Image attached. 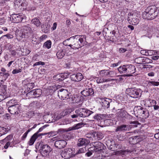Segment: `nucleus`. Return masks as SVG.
I'll return each mask as SVG.
<instances>
[{"mask_svg":"<svg viewBox=\"0 0 159 159\" xmlns=\"http://www.w3.org/2000/svg\"><path fill=\"white\" fill-rule=\"evenodd\" d=\"M48 126V125H45L40 128L30 138V140L28 142V143L30 145H33L36 140L38 137L41 136L42 135H47L48 133L39 134L40 132H41L44 128Z\"/></svg>","mask_w":159,"mask_h":159,"instance_id":"obj_5","label":"nucleus"},{"mask_svg":"<svg viewBox=\"0 0 159 159\" xmlns=\"http://www.w3.org/2000/svg\"><path fill=\"white\" fill-rule=\"evenodd\" d=\"M142 114L144 115V116L145 118H148L149 116V114L148 111L146 110L145 109H144L143 110V111L142 113Z\"/></svg>","mask_w":159,"mask_h":159,"instance_id":"obj_46","label":"nucleus"},{"mask_svg":"<svg viewBox=\"0 0 159 159\" xmlns=\"http://www.w3.org/2000/svg\"><path fill=\"white\" fill-rule=\"evenodd\" d=\"M110 72L108 70H102L100 71V76H104L108 75Z\"/></svg>","mask_w":159,"mask_h":159,"instance_id":"obj_34","label":"nucleus"},{"mask_svg":"<svg viewBox=\"0 0 159 159\" xmlns=\"http://www.w3.org/2000/svg\"><path fill=\"white\" fill-rule=\"evenodd\" d=\"M130 124H133L129 126V127L130 126L131 128L136 127H137L138 125L140 124L138 121H131L130 122Z\"/></svg>","mask_w":159,"mask_h":159,"instance_id":"obj_37","label":"nucleus"},{"mask_svg":"<svg viewBox=\"0 0 159 159\" xmlns=\"http://www.w3.org/2000/svg\"><path fill=\"white\" fill-rule=\"evenodd\" d=\"M138 107H139V108L138 110V112H139L140 113V114L142 115L143 112V110L144 109L141 106H139Z\"/></svg>","mask_w":159,"mask_h":159,"instance_id":"obj_56","label":"nucleus"},{"mask_svg":"<svg viewBox=\"0 0 159 159\" xmlns=\"http://www.w3.org/2000/svg\"><path fill=\"white\" fill-rule=\"evenodd\" d=\"M13 138V136L12 135H10L3 139V141L5 142L9 141L11 140Z\"/></svg>","mask_w":159,"mask_h":159,"instance_id":"obj_50","label":"nucleus"},{"mask_svg":"<svg viewBox=\"0 0 159 159\" xmlns=\"http://www.w3.org/2000/svg\"><path fill=\"white\" fill-rule=\"evenodd\" d=\"M128 125H122L119 126H118L117 128L116 132H117L118 131H126L128 129Z\"/></svg>","mask_w":159,"mask_h":159,"instance_id":"obj_27","label":"nucleus"},{"mask_svg":"<svg viewBox=\"0 0 159 159\" xmlns=\"http://www.w3.org/2000/svg\"><path fill=\"white\" fill-rule=\"evenodd\" d=\"M11 17L12 18V21L16 23L22 22L23 20H25L26 18L25 15L22 13L12 14L11 16Z\"/></svg>","mask_w":159,"mask_h":159,"instance_id":"obj_8","label":"nucleus"},{"mask_svg":"<svg viewBox=\"0 0 159 159\" xmlns=\"http://www.w3.org/2000/svg\"><path fill=\"white\" fill-rule=\"evenodd\" d=\"M22 71V70L21 69H16L12 71V73L13 74H16L21 72Z\"/></svg>","mask_w":159,"mask_h":159,"instance_id":"obj_49","label":"nucleus"},{"mask_svg":"<svg viewBox=\"0 0 159 159\" xmlns=\"http://www.w3.org/2000/svg\"><path fill=\"white\" fill-rule=\"evenodd\" d=\"M30 131V130L28 129V130L23 134L21 138L22 140H23L25 139L27 136V134Z\"/></svg>","mask_w":159,"mask_h":159,"instance_id":"obj_53","label":"nucleus"},{"mask_svg":"<svg viewBox=\"0 0 159 159\" xmlns=\"http://www.w3.org/2000/svg\"><path fill=\"white\" fill-rule=\"evenodd\" d=\"M111 145L110 146V149L112 151L116 150L117 149L121 148V146L120 145L114 143V146Z\"/></svg>","mask_w":159,"mask_h":159,"instance_id":"obj_31","label":"nucleus"},{"mask_svg":"<svg viewBox=\"0 0 159 159\" xmlns=\"http://www.w3.org/2000/svg\"><path fill=\"white\" fill-rule=\"evenodd\" d=\"M65 55V52L62 50H59L57 53L56 55L59 59L62 58Z\"/></svg>","mask_w":159,"mask_h":159,"instance_id":"obj_30","label":"nucleus"},{"mask_svg":"<svg viewBox=\"0 0 159 159\" xmlns=\"http://www.w3.org/2000/svg\"><path fill=\"white\" fill-rule=\"evenodd\" d=\"M43 28L44 29H43L42 30H43L45 33H48L49 30V27H48L47 25L45 24V25H43Z\"/></svg>","mask_w":159,"mask_h":159,"instance_id":"obj_47","label":"nucleus"},{"mask_svg":"<svg viewBox=\"0 0 159 159\" xmlns=\"http://www.w3.org/2000/svg\"><path fill=\"white\" fill-rule=\"evenodd\" d=\"M45 63L43 62L42 61H39L36 62L33 65V66H36L38 65H45Z\"/></svg>","mask_w":159,"mask_h":159,"instance_id":"obj_54","label":"nucleus"},{"mask_svg":"<svg viewBox=\"0 0 159 159\" xmlns=\"http://www.w3.org/2000/svg\"><path fill=\"white\" fill-rule=\"evenodd\" d=\"M151 50H148L147 52H146V51L144 50H141L140 51L141 53L143 55H151V54L149 53V52H151Z\"/></svg>","mask_w":159,"mask_h":159,"instance_id":"obj_48","label":"nucleus"},{"mask_svg":"<svg viewBox=\"0 0 159 159\" xmlns=\"http://www.w3.org/2000/svg\"><path fill=\"white\" fill-rule=\"evenodd\" d=\"M15 34L16 39L19 41L21 40L23 38H27L25 33L21 30H16Z\"/></svg>","mask_w":159,"mask_h":159,"instance_id":"obj_13","label":"nucleus"},{"mask_svg":"<svg viewBox=\"0 0 159 159\" xmlns=\"http://www.w3.org/2000/svg\"><path fill=\"white\" fill-rule=\"evenodd\" d=\"M85 35H75L69 39L71 44L68 46L73 49H78L84 45V42L86 40Z\"/></svg>","mask_w":159,"mask_h":159,"instance_id":"obj_1","label":"nucleus"},{"mask_svg":"<svg viewBox=\"0 0 159 159\" xmlns=\"http://www.w3.org/2000/svg\"><path fill=\"white\" fill-rule=\"evenodd\" d=\"M148 84L149 86H158L159 85V82H156L154 81H148Z\"/></svg>","mask_w":159,"mask_h":159,"instance_id":"obj_39","label":"nucleus"},{"mask_svg":"<svg viewBox=\"0 0 159 159\" xmlns=\"http://www.w3.org/2000/svg\"><path fill=\"white\" fill-rule=\"evenodd\" d=\"M107 80H108L106 79L105 78H100V83L106 82L107 81Z\"/></svg>","mask_w":159,"mask_h":159,"instance_id":"obj_61","label":"nucleus"},{"mask_svg":"<svg viewBox=\"0 0 159 159\" xmlns=\"http://www.w3.org/2000/svg\"><path fill=\"white\" fill-rule=\"evenodd\" d=\"M159 58V56H154L152 57V59L154 60H156Z\"/></svg>","mask_w":159,"mask_h":159,"instance_id":"obj_64","label":"nucleus"},{"mask_svg":"<svg viewBox=\"0 0 159 159\" xmlns=\"http://www.w3.org/2000/svg\"><path fill=\"white\" fill-rule=\"evenodd\" d=\"M81 108H79L78 109L76 110L75 111V113L77 114V116H78L82 117L81 116Z\"/></svg>","mask_w":159,"mask_h":159,"instance_id":"obj_52","label":"nucleus"},{"mask_svg":"<svg viewBox=\"0 0 159 159\" xmlns=\"http://www.w3.org/2000/svg\"><path fill=\"white\" fill-rule=\"evenodd\" d=\"M3 38L4 37L6 36L7 38L8 39H11L13 38V36L12 35L9 34H7L5 35H3Z\"/></svg>","mask_w":159,"mask_h":159,"instance_id":"obj_58","label":"nucleus"},{"mask_svg":"<svg viewBox=\"0 0 159 159\" xmlns=\"http://www.w3.org/2000/svg\"><path fill=\"white\" fill-rule=\"evenodd\" d=\"M118 152H120V154H121L122 155H127L129 152H130V150H125L123 151H118Z\"/></svg>","mask_w":159,"mask_h":159,"instance_id":"obj_51","label":"nucleus"},{"mask_svg":"<svg viewBox=\"0 0 159 159\" xmlns=\"http://www.w3.org/2000/svg\"><path fill=\"white\" fill-rule=\"evenodd\" d=\"M0 75L2 76V80H5L10 75L8 73H2L0 72Z\"/></svg>","mask_w":159,"mask_h":159,"instance_id":"obj_38","label":"nucleus"},{"mask_svg":"<svg viewBox=\"0 0 159 159\" xmlns=\"http://www.w3.org/2000/svg\"><path fill=\"white\" fill-rule=\"evenodd\" d=\"M32 90L34 98L39 97L42 94V90L40 89H37Z\"/></svg>","mask_w":159,"mask_h":159,"instance_id":"obj_25","label":"nucleus"},{"mask_svg":"<svg viewBox=\"0 0 159 159\" xmlns=\"http://www.w3.org/2000/svg\"><path fill=\"white\" fill-rule=\"evenodd\" d=\"M68 74L67 73H61L54 75L53 79L56 81H61L67 78Z\"/></svg>","mask_w":159,"mask_h":159,"instance_id":"obj_10","label":"nucleus"},{"mask_svg":"<svg viewBox=\"0 0 159 159\" xmlns=\"http://www.w3.org/2000/svg\"><path fill=\"white\" fill-rule=\"evenodd\" d=\"M81 108V116L82 117H86L89 116L92 113V111L89 110Z\"/></svg>","mask_w":159,"mask_h":159,"instance_id":"obj_21","label":"nucleus"},{"mask_svg":"<svg viewBox=\"0 0 159 159\" xmlns=\"http://www.w3.org/2000/svg\"><path fill=\"white\" fill-rule=\"evenodd\" d=\"M66 142L64 140H59L56 141L54 143L55 147L59 149L64 148L66 145Z\"/></svg>","mask_w":159,"mask_h":159,"instance_id":"obj_14","label":"nucleus"},{"mask_svg":"<svg viewBox=\"0 0 159 159\" xmlns=\"http://www.w3.org/2000/svg\"><path fill=\"white\" fill-rule=\"evenodd\" d=\"M83 124V123H79L75 125L71 128V129L75 130L78 129L82 126Z\"/></svg>","mask_w":159,"mask_h":159,"instance_id":"obj_35","label":"nucleus"},{"mask_svg":"<svg viewBox=\"0 0 159 159\" xmlns=\"http://www.w3.org/2000/svg\"><path fill=\"white\" fill-rule=\"evenodd\" d=\"M19 107V105H16L14 106L9 107H8V111L12 114H18Z\"/></svg>","mask_w":159,"mask_h":159,"instance_id":"obj_17","label":"nucleus"},{"mask_svg":"<svg viewBox=\"0 0 159 159\" xmlns=\"http://www.w3.org/2000/svg\"><path fill=\"white\" fill-rule=\"evenodd\" d=\"M120 62H118L117 63L112 64L111 67H115L117 66L120 64Z\"/></svg>","mask_w":159,"mask_h":159,"instance_id":"obj_60","label":"nucleus"},{"mask_svg":"<svg viewBox=\"0 0 159 159\" xmlns=\"http://www.w3.org/2000/svg\"><path fill=\"white\" fill-rule=\"evenodd\" d=\"M89 143V140L84 138H80L78 139L77 145L79 146H81L83 145H86Z\"/></svg>","mask_w":159,"mask_h":159,"instance_id":"obj_20","label":"nucleus"},{"mask_svg":"<svg viewBox=\"0 0 159 159\" xmlns=\"http://www.w3.org/2000/svg\"><path fill=\"white\" fill-rule=\"evenodd\" d=\"M107 31H108V30L107 29H104L102 32L103 35L104 37L105 38V39H109V38L108 37H109L108 35H106L107 32Z\"/></svg>","mask_w":159,"mask_h":159,"instance_id":"obj_43","label":"nucleus"},{"mask_svg":"<svg viewBox=\"0 0 159 159\" xmlns=\"http://www.w3.org/2000/svg\"><path fill=\"white\" fill-rule=\"evenodd\" d=\"M11 143L9 141H7V143H6L4 146V148L5 149H7L9 146L10 145Z\"/></svg>","mask_w":159,"mask_h":159,"instance_id":"obj_59","label":"nucleus"},{"mask_svg":"<svg viewBox=\"0 0 159 159\" xmlns=\"http://www.w3.org/2000/svg\"><path fill=\"white\" fill-rule=\"evenodd\" d=\"M23 32L25 33L26 36L30 37L32 35L33 31L31 28L29 26H25L24 27L23 31Z\"/></svg>","mask_w":159,"mask_h":159,"instance_id":"obj_19","label":"nucleus"},{"mask_svg":"<svg viewBox=\"0 0 159 159\" xmlns=\"http://www.w3.org/2000/svg\"><path fill=\"white\" fill-rule=\"evenodd\" d=\"M8 95H5L1 93L0 94V102L3 100L5 99Z\"/></svg>","mask_w":159,"mask_h":159,"instance_id":"obj_55","label":"nucleus"},{"mask_svg":"<svg viewBox=\"0 0 159 159\" xmlns=\"http://www.w3.org/2000/svg\"><path fill=\"white\" fill-rule=\"evenodd\" d=\"M30 152V151L29 149H26L25 150V152L24 153V156H27L29 154Z\"/></svg>","mask_w":159,"mask_h":159,"instance_id":"obj_63","label":"nucleus"},{"mask_svg":"<svg viewBox=\"0 0 159 159\" xmlns=\"http://www.w3.org/2000/svg\"><path fill=\"white\" fill-rule=\"evenodd\" d=\"M6 130L5 128L0 127V137L5 134Z\"/></svg>","mask_w":159,"mask_h":159,"instance_id":"obj_44","label":"nucleus"},{"mask_svg":"<svg viewBox=\"0 0 159 159\" xmlns=\"http://www.w3.org/2000/svg\"><path fill=\"white\" fill-rule=\"evenodd\" d=\"M7 105L9 107H11L19 104L17 103V101L16 100L12 99L8 101L7 102Z\"/></svg>","mask_w":159,"mask_h":159,"instance_id":"obj_29","label":"nucleus"},{"mask_svg":"<svg viewBox=\"0 0 159 159\" xmlns=\"http://www.w3.org/2000/svg\"><path fill=\"white\" fill-rule=\"evenodd\" d=\"M35 147L37 149L39 150L41 154L43 157L48 155L51 151L50 147L47 144H43L38 143L36 144Z\"/></svg>","mask_w":159,"mask_h":159,"instance_id":"obj_3","label":"nucleus"},{"mask_svg":"<svg viewBox=\"0 0 159 159\" xmlns=\"http://www.w3.org/2000/svg\"><path fill=\"white\" fill-rule=\"evenodd\" d=\"M0 93L5 95H7V86L6 85H0Z\"/></svg>","mask_w":159,"mask_h":159,"instance_id":"obj_28","label":"nucleus"},{"mask_svg":"<svg viewBox=\"0 0 159 159\" xmlns=\"http://www.w3.org/2000/svg\"><path fill=\"white\" fill-rule=\"evenodd\" d=\"M158 12L157 7L151 6L148 7L145 11L143 12L142 16L144 19L152 20L157 16Z\"/></svg>","mask_w":159,"mask_h":159,"instance_id":"obj_2","label":"nucleus"},{"mask_svg":"<svg viewBox=\"0 0 159 159\" xmlns=\"http://www.w3.org/2000/svg\"><path fill=\"white\" fill-rule=\"evenodd\" d=\"M75 149L74 148H67L62 151L61 155L65 159H69L75 156Z\"/></svg>","mask_w":159,"mask_h":159,"instance_id":"obj_7","label":"nucleus"},{"mask_svg":"<svg viewBox=\"0 0 159 159\" xmlns=\"http://www.w3.org/2000/svg\"><path fill=\"white\" fill-rule=\"evenodd\" d=\"M139 14L136 12H134L128 14L127 20L130 24L136 25L139 22Z\"/></svg>","mask_w":159,"mask_h":159,"instance_id":"obj_6","label":"nucleus"},{"mask_svg":"<svg viewBox=\"0 0 159 159\" xmlns=\"http://www.w3.org/2000/svg\"><path fill=\"white\" fill-rule=\"evenodd\" d=\"M126 51V49L123 48H120L119 50V51L120 53H123Z\"/></svg>","mask_w":159,"mask_h":159,"instance_id":"obj_62","label":"nucleus"},{"mask_svg":"<svg viewBox=\"0 0 159 159\" xmlns=\"http://www.w3.org/2000/svg\"><path fill=\"white\" fill-rule=\"evenodd\" d=\"M106 148V146L103 143L100 142V154H101L102 157H105L104 154L105 152V149Z\"/></svg>","mask_w":159,"mask_h":159,"instance_id":"obj_26","label":"nucleus"},{"mask_svg":"<svg viewBox=\"0 0 159 159\" xmlns=\"http://www.w3.org/2000/svg\"><path fill=\"white\" fill-rule=\"evenodd\" d=\"M26 97L27 98L29 99L32 98H34L33 90L30 91V92L27 93L26 94Z\"/></svg>","mask_w":159,"mask_h":159,"instance_id":"obj_40","label":"nucleus"},{"mask_svg":"<svg viewBox=\"0 0 159 159\" xmlns=\"http://www.w3.org/2000/svg\"><path fill=\"white\" fill-rule=\"evenodd\" d=\"M81 94L84 96L87 97L92 95L94 94L93 89L92 88L85 89L81 92Z\"/></svg>","mask_w":159,"mask_h":159,"instance_id":"obj_16","label":"nucleus"},{"mask_svg":"<svg viewBox=\"0 0 159 159\" xmlns=\"http://www.w3.org/2000/svg\"><path fill=\"white\" fill-rule=\"evenodd\" d=\"M85 148H81L79 149L77 152L75 153V155L78 154H79L83 153L85 152Z\"/></svg>","mask_w":159,"mask_h":159,"instance_id":"obj_45","label":"nucleus"},{"mask_svg":"<svg viewBox=\"0 0 159 159\" xmlns=\"http://www.w3.org/2000/svg\"><path fill=\"white\" fill-rule=\"evenodd\" d=\"M83 78V76L82 74L78 73L71 75L70 76L71 80L75 82L80 81Z\"/></svg>","mask_w":159,"mask_h":159,"instance_id":"obj_11","label":"nucleus"},{"mask_svg":"<svg viewBox=\"0 0 159 159\" xmlns=\"http://www.w3.org/2000/svg\"><path fill=\"white\" fill-rule=\"evenodd\" d=\"M32 22L37 26H39L41 25V22L37 18L33 19Z\"/></svg>","mask_w":159,"mask_h":159,"instance_id":"obj_33","label":"nucleus"},{"mask_svg":"<svg viewBox=\"0 0 159 159\" xmlns=\"http://www.w3.org/2000/svg\"><path fill=\"white\" fill-rule=\"evenodd\" d=\"M58 95L59 98L61 99L64 100L67 98V100H72V98H69L68 92L66 89H61L59 90L58 92Z\"/></svg>","mask_w":159,"mask_h":159,"instance_id":"obj_9","label":"nucleus"},{"mask_svg":"<svg viewBox=\"0 0 159 159\" xmlns=\"http://www.w3.org/2000/svg\"><path fill=\"white\" fill-rule=\"evenodd\" d=\"M126 92L130 97L139 99L141 97L142 91L139 89L130 88L127 89Z\"/></svg>","mask_w":159,"mask_h":159,"instance_id":"obj_4","label":"nucleus"},{"mask_svg":"<svg viewBox=\"0 0 159 159\" xmlns=\"http://www.w3.org/2000/svg\"><path fill=\"white\" fill-rule=\"evenodd\" d=\"M127 68V76H132V74L135 72L136 69L135 66L132 64L126 65Z\"/></svg>","mask_w":159,"mask_h":159,"instance_id":"obj_12","label":"nucleus"},{"mask_svg":"<svg viewBox=\"0 0 159 159\" xmlns=\"http://www.w3.org/2000/svg\"><path fill=\"white\" fill-rule=\"evenodd\" d=\"M109 99L105 98H100V104L103 108H107L109 107L110 103Z\"/></svg>","mask_w":159,"mask_h":159,"instance_id":"obj_15","label":"nucleus"},{"mask_svg":"<svg viewBox=\"0 0 159 159\" xmlns=\"http://www.w3.org/2000/svg\"><path fill=\"white\" fill-rule=\"evenodd\" d=\"M23 3L22 0H16L14 2V5L15 6H22Z\"/></svg>","mask_w":159,"mask_h":159,"instance_id":"obj_42","label":"nucleus"},{"mask_svg":"<svg viewBox=\"0 0 159 159\" xmlns=\"http://www.w3.org/2000/svg\"><path fill=\"white\" fill-rule=\"evenodd\" d=\"M118 71L120 74H126L127 76V68L126 65L121 66L117 68Z\"/></svg>","mask_w":159,"mask_h":159,"instance_id":"obj_24","label":"nucleus"},{"mask_svg":"<svg viewBox=\"0 0 159 159\" xmlns=\"http://www.w3.org/2000/svg\"><path fill=\"white\" fill-rule=\"evenodd\" d=\"M116 115L119 117L124 118L125 117L127 112L122 109H118L116 112Z\"/></svg>","mask_w":159,"mask_h":159,"instance_id":"obj_22","label":"nucleus"},{"mask_svg":"<svg viewBox=\"0 0 159 159\" xmlns=\"http://www.w3.org/2000/svg\"><path fill=\"white\" fill-rule=\"evenodd\" d=\"M51 42L50 40H48L45 42L43 45V47L47 48L48 49L50 48L51 47Z\"/></svg>","mask_w":159,"mask_h":159,"instance_id":"obj_36","label":"nucleus"},{"mask_svg":"<svg viewBox=\"0 0 159 159\" xmlns=\"http://www.w3.org/2000/svg\"><path fill=\"white\" fill-rule=\"evenodd\" d=\"M25 84L27 85V87H28V88H29L28 91H30L31 89H33L35 85L34 83L33 82L26 83Z\"/></svg>","mask_w":159,"mask_h":159,"instance_id":"obj_41","label":"nucleus"},{"mask_svg":"<svg viewBox=\"0 0 159 159\" xmlns=\"http://www.w3.org/2000/svg\"><path fill=\"white\" fill-rule=\"evenodd\" d=\"M91 136L92 138H94V139H98L99 140V135L98 132L93 131L91 133Z\"/></svg>","mask_w":159,"mask_h":159,"instance_id":"obj_32","label":"nucleus"},{"mask_svg":"<svg viewBox=\"0 0 159 159\" xmlns=\"http://www.w3.org/2000/svg\"><path fill=\"white\" fill-rule=\"evenodd\" d=\"M47 36L46 35L43 34L42 36H41L39 38V41L40 42H42L44 39H45L47 38Z\"/></svg>","mask_w":159,"mask_h":159,"instance_id":"obj_57","label":"nucleus"},{"mask_svg":"<svg viewBox=\"0 0 159 159\" xmlns=\"http://www.w3.org/2000/svg\"><path fill=\"white\" fill-rule=\"evenodd\" d=\"M139 136H133L129 139V141L130 143L132 144H137L140 141Z\"/></svg>","mask_w":159,"mask_h":159,"instance_id":"obj_18","label":"nucleus"},{"mask_svg":"<svg viewBox=\"0 0 159 159\" xmlns=\"http://www.w3.org/2000/svg\"><path fill=\"white\" fill-rule=\"evenodd\" d=\"M99 142H95L94 143L95 144L93 147L89 148L88 149V151L91 152H98L99 151V147L98 146H96L97 143L98 144Z\"/></svg>","mask_w":159,"mask_h":159,"instance_id":"obj_23","label":"nucleus"}]
</instances>
